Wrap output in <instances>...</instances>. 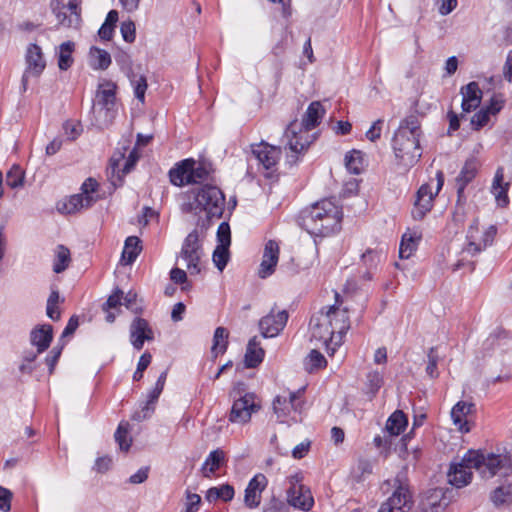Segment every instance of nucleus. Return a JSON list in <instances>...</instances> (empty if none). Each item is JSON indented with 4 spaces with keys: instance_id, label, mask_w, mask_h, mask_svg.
<instances>
[{
    "instance_id": "nucleus-54",
    "label": "nucleus",
    "mask_w": 512,
    "mask_h": 512,
    "mask_svg": "<svg viewBox=\"0 0 512 512\" xmlns=\"http://www.w3.org/2000/svg\"><path fill=\"white\" fill-rule=\"evenodd\" d=\"M261 492L252 490L250 488L245 489L244 502L249 508H255L260 504Z\"/></svg>"
},
{
    "instance_id": "nucleus-51",
    "label": "nucleus",
    "mask_w": 512,
    "mask_h": 512,
    "mask_svg": "<svg viewBox=\"0 0 512 512\" xmlns=\"http://www.w3.org/2000/svg\"><path fill=\"white\" fill-rule=\"evenodd\" d=\"M491 114L481 108L478 112H476L471 118L472 128L476 131L480 130L484 126H486L490 120Z\"/></svg>"
},
{
    "instance_id": "nucleus-47",
    "label": "nucleus",
    "mask_w": 512,
    "mask_h": 512,
    "mask_svg": "<svg viewBox=\"0 0 512 512\" xmlns=\"http://www.w3.org/2000/svg\"><path fill=\"white\" fill-rule=\"evenodd\" d=\"M273 410L277 415V418L283 422L291 411L287 397L276 396L273 401Z\"/></svg>"
},
{
    "instance_id": "nucleus-48",
    "label": "nucleus",
    "mask_w": 512,
    "mask_h": 512,
    "mask_svg": "<svg viewBox=\"0 0 512 512\" xmlns=\"http://www.w3.org/2000/svg\"><path fill=\"white\" fill-rule=\"evenodd\" d=\"M416 238L412 235L404 234L400 243L399 255L401 258H409L413 251L416 250Z\"/></svg>"
},
{
    "instance_id": "nucleus-34",
    "label": "nucleus",
    "mask_w": 512,
    "mask_h": 512,
    "mask_svg": "<svg viewBox=\"0 0 512 512\" xmlns=\"http://www.w3.org/2000/svg\"><path fill=\"white\" fill-rule=\"evenodd\" d=\"M111 64L110 54L100 48L92 47L90 49V66L93 69L105 70Z\"/></svg>"
},
{
    "instance_id": "nucleus-32",
    "label": "nucleus",
    "mask_w": 512,
    "mask_h": 512,
    "mask_svg": "<svg viewBox=\"0 0 512 512\" xmlns=\"http://www.w3.org/2000/svg\"><path fill=\"white\" fill-rule=\"evenodd\" d=\"M234 488L229 484L221 485L220 487H211L208 489L205 499L208 502H214L218 499L224 502L231 501L234 497Z\"/></svg>"
},
{
    "instance_id": "nucleus-60",
    "label": "nucleus",
    "mask_w": 512,
    "mask_h": 512,
    "mask_svg": "<svg viewBox=\"0 0 512 512\" xmlns=\"http://www.w3.org/2000/svg\"><path fill=\"white\" fill-rule=\"evenodd\" d=\"M367 382L372 392H377L383 383V377L378 371H372L367 374Z\"/></svg>"
},
{
    "instance_id": "nucleus-59",
    "label": "nucleus",
    "mask_w": 512,
    "mask_h": 512,
    "mask_svg": "<svg viewBox=\"0 0 512 512\" xmlns=\"http://www.w3.org/2000/svg\"><path fill=\"white\" fill-rule=\"evenodd\" d=\"M137 294L133 291H129L125 296L123 295L124 305L127 309L131 310L135 314L142 313V308L136 305Z\"/></svg>"
},
{
    "instance_id": "nucleus-13",
    "label": "nucleus",
    "mask_w": 512,
    "mask_h": 512,
    "mask_svg": "<svg viewBox=\"0 0 512 512\" xmlns=\"http://www.w3.org/2000/svg\"><path fill=\"white\" fill-rule=\"evenodd\" d=\"M336 303L332 306L323 308L320 313L322 316H329V320L332 323V329L335 330L337 340H335V346H340L342 343L343 336L347 333L350 328V321L348 317V309H340L339 294L336 293Z\"/></svg>"
},
{
    "instance_id": "nucleus-49",
    "label": "nucleus",
    "mask_w": 512,
    "mask_h": 512,
    "mask_svg": "<svg viewBox=\"0 0 512 512\" xmlns=\"http://www.w3.org/2000/svg\"><path fill=\"white\" fill-rule=\"evenodd\" d=\"M427 358H428V364H427V367H426V373L431 378L438 377L437 365H438V361H439V356L437 354L436 347H431L429 349L428 354H427Z\"/></svg>"
},
{
    "instance_id": "nucleus-50",
    "label": "nucleus",
    "mask_w": 512,
    "mask_h": 512,
    "mask_svg": "<svg viewBox=\"0 0 512 512\" xmlns=\"http://www.w3.org/2000/svg\"><path fill=\"white\" fill-rule=\"evenodd\" d=\"M123 291L119 288H116L114 292L108 297L105 303L102 305V310L104 312H108L110 309H116L120 305H122L123 299Z\"/></svg>"
},
{
    "instance_id": "nucleus-58",
    "label": "nucleus",
    "mask_w": 512,
    "mask_h": 512,
    "mask_svg": "<svg viewBox=\"0 0 512 512\" xmlns=\"http://www.w3.org/2000/svg\"><path fill=\"white\" fill-rule=\"evenodd\" d=\"M186 507L182 512H197L201 503V497L198 494L186 492Z\"/></svg>"
},
{
    "instance_id": "nucleus-63",
    "label": "nucleus",
    "mask_w": 512,
    "mask_h": 512,
    "mask_svg": "<svg viewBox=\"0 0 512 512\" xmlns=\"http://www.w3.org/2000/svg\"><path fill=\"white\" fill-rule=\"evenodd\" d=\"M267 486V478L263 474L255 475L248 483L247 488L262 492Z\"/></svg>"
},
{
    "instance_id": "nucleus-43",
    "label": "nucleus",
    "mask_w": 512,
    "mask_h": 512,
    "mask_svg": "<svg viewBox=\"0 0 512 512\" xmlns=\"http://www.w3.org/2000/svg\"><path fill=\"white\" fill-rule=\"evenodd\" d=\"M128 77L130 78L131 84L134 86L135 97L139 101L144 102L145 92L147 90V80H146V78L144 76H142V75L137 76L132 71L128 74Z\"/></svg>"
},
{
    "instance_id": "nucleus-5",
    "label": "nucleus",
    "mask_w": 512,
    "mask_h": 512,
    "mask_svg": "<svg viewBox=\"0 0 512 512\" xmlns=\"http://www.w3.org/2000/svg\"><path fill=\"white\" fill-rule=\"evenodd\" d=\"M324 114L325 110L322 104L319 101H314L308 106L301 124L293 121L287 126L284 137L287 139V145L293 153L300 154L308 148L309 142L302 140V133H307L317 127Z\"/></svg>"
},
{
    "instance_id": "nucleus-28",
    "label": "nucleus",
    "mask_w": 512,
    "mask_h": 512,
    "mask_svg": "<svg viewBox=\"0 0 512 512\" xmlns=\"http://www.w3.org/2000/svg\"><path fill=\"white\" fill-rule=\"evenodd\" d=\"M137 160H138L137 152L135 150L131 151L127 160L125 161L123 168L120 170L119 166H118L120 158L116 160L113 157L111 159L112 176L114 177V174L117 172V182H116V180H113V179L111 180V183L114 186V188H116L117 186H120L122 184L123 176H125L127 173H129L133 169Z\"/></svg>"
},
{
    "instance_id": "nucleus-20",
    "label": "nucleus",
    "mask_w": 512,
    "mask_h": 512,
    "mask_svg": "<svg viewBox=\"0 0 512 512\" xmlns=\"http://www.w3.org/2000/svg\"><path fill=\"white\" fill-rule=\"evenodd\" d=\"M279 259V246L276 241L269 240L265 244L262 262L259 269V277L262 279L270 276L278 263Z\"/></svg>"
},
{
    "instance_id": "nucleus-23",
    "label": "nucleus",
    "mask_w": 512,
    "mask_h": 512,
    "mask_svg": "<svg viewBox=\"0 0 512 512\" xmlns=\"http://www.w3.org/2000/svg\"><path fill=\"white\" fill-rule=\"evenodd\" d=\"M53 340V327L50 324H42L33 328L30 332V343L36 347L37 353L46 351Z\"/></svg>"
},
{
    "instance_id": "nucleus-57",
    "label": "nucleus",
    "mask_w": 512,
    "mask_h": 512,
    "mask_svg": "<svg viewBox=\"0 0 512 512\" xmlns=\"http://www.w3.org/2000/svg\"><path fill=\"white\" fill-rule=\"evenodd\" d=\"M12 498V492L9 489L0 486V510L2 512L10 511Z\"/></svg>"
},
{
    "instance_id": "nucleus-4",
    "label": "nucleus",
    "mask_w": 512,
    "mask_h": 512,
    "mask_svg": "<svg viewBox=\"0 0 512 512\" xmlns=\"http://www.w3.org/2000/svg\"><path fill=\"white\" fill-rule=\"evenodd\" d=\"M224 208V193L217 186L209 184L187 191L183 194L180 205V209L183 213L197 215L205 211L208 218H221Z\"/></svg>"
},
{
    "instance_id": "nucleus-53",
    "label": "nucleus",
    "mask_w": 512,
    "mask_h": 512,
    "mask_svg": "<svg viewBox=\"0 0 512 512\" xmlns=\"http://www.w3.org/2000/svg\"><path fill=\"white\" fill-rule=\"evenodd\" d=\"M121 34L123 39L128 42L132 43L135 41L136 37V28L135 24L132 21H125L121 24Z\"/></svg>"
},
{
    "instance_id": "nucleus-46",
    "label": "nucleus",
    "mask_w": 512,
    "mask_h": 512,
    "mask_svg": "<svg viewBox=\"0 0 512 512\" xmlns=\"http://www.w3.org/2000/svg\"><path fill=\"white\" fill-rule=\"evenodd\" d=\"M24 173L19 166H13L6 174V184L11 188L23 185Z\"/></svg>"
},
{
    "instance_id": "nucleus-16",
    "label": "nucleus",
    "mask_w": 512,
    "mask_h": 512,
    "mask_svg": "<svg viewBox=\"0 0 512 512\" xmlns=\"http://www.w3.org/2000/svg\"><path fill=\"white\" fill-rule=\"evenodd\" d=\"M56 6L53 11L56 14L59 24L64 27H76L80 22L77 0H54Z\"/></svg>"
},
{
    "instance_id": "nucleus-61",
    "label": "nucleus",
    "mask_w": 512,
    "mask_h": 512,
    "mask_svg": "<svg viewBox=\"0 0 512 512\" xmlns=\"http://www.w3.org/2000/svg\"><path fill=\"white\" fill-rule=\"evenodd\" d=\"M383 123H384V120H383V119H378V120H376V121L372 124V126L370 127V129L366 132V137H367L371 142H376L378 139H380Z\"/></svg>"
},
{
    "instance_id": "nucleus-6",
    "label": "nucleus",
    "mask_w": 512,
    "mask_h": 512,
    "mask_svg": "<svg viewBox=\"0 0 512 512\" xmlns=\"http://www.w3.org/2000/svg\"><path fill=\"white\" fill-rule=\"evenodd\" d=\"M212 171V165L207 161L196 162L194 159H185L169 171V177L172 184L183 186L208 179Z\"/></svg>"
},
{
    "instance_id": "nucleus-18",
    "label": "nucleus",
    "mask_w": 512,
    "mask_h": 512,
    "mask_svg": "<svg viewBox=\"0 0 512 512\" xmlns=\"http://www.w3.org/2000/svg\"><path fill=\"white\" fill-rule=\"evenodd\" d=\"M460 94L462 95L461 108L464 113H470L481 105L483 92L477 82L472 81L462 86Z\"/></svg>"
},
{
    "instance_id": "nucleus-21",
    "label": "nucleus",
    "mask_w": 512,
    "mask_h": 512,
    "mask_svg": "<svg viewBox=\"0 0 512 512\" xmlns=\"http://www.w3.org/2000/svg\"><path fill=\"white\" fill-rule=\"evenodd\" d=\"M478 171V162L475 159H469L463 165L459 175L456 177V189L458 202H465V187L475 178Z\"/></svg>"
},
{
    "instance_id": "nucleus-52",
    "label": "nucleus",
    "mask_w": 512,
    "mask_h": 512,
    "mask_svg": "<svg viewBox=\"0 0 512 512\" xmlns=\"http://www.w3.org/2000/svg\"><path fill=\"white\" fill-rule=\"evenodd\" d=\"M218 245L229 247L231 243L230 226L227 222H222L217 230Z\"/></svg>"
},
{
    "instance_id": "nucleus-12",
    "label": "nucleus",
    "mask_w": 512,
    "mask_h": 512,
    "mask_svg": "<svg viewBox=\"0 0 512 512\" xmlns=\"http://www.w3.org/2000/svg\"><path fill=\"white\" fill-rule=\"evenodd\" d=\"M331 325L332 323L331 320H329V316H322L320 312L314 315L310 320L312 338L323 341L327 346L328 353L333 354L337 347L335 346L337 337Z\"/></svg>"
},
{
    "instance_id": "nucleus-37",
    "label": "nucleus",
    "mask_w": 512,
    "mask_h": 512,
    "mask_svg": "<svg viewBox=\"0 0 512 512\" xmlns=\"http://www.w3.org/2000/svg\"><path fill=\"white\" fill-rule=\"evenodd\" d=\"M224 459L225 453L222 450L216 449L210 452L202 465L204 476L209 477V474L206 472L207 469L209 473H214L216 470H218L224 462Z\"/></svg>"
},
{
    "instance_id": "nucleus-1",
    "label": "nucleus",
    "mask_w": 512,
    "mask_h": 512,
    "mask_svg": "<svg viewBox=\"0 0 512 512\" xmlns=\"http://www.w3.org/2000/svg\"><path fill=\"white\" fill-rule=\"evenodd\" d=\"M480 473L482 478L508 476L512 473V461L507 455L487 454L469 450L458 462L450 464L447 473L448 482L456 488L467 486L472 479V470Z\"/></svg>"
},
{
    "instance_id": "nucleus-35",
    "label": "nucleus",
    "mask_w": 512,
    "mask_h": 512,
    "mask_svg": "<svg viewBox=\"0 0 512 512\" xmlns=\"http://www.w3.org/2000/svg\"><path fill=\"white\" fill-rule=\"evenodd\" d=\"M229 332L224 327H217L213 335V345L211 352L217 357L218 354H223L228 347Z\"/></svg>"
},
{
    "instance_id": "nucleus-45",
    "label": "nucleus",
    "mask_w": 512,
    "mask_h": 512,
    "mask_svg": "<svg viewBox=\"0 0 512 512\" xmlns=\"http://www.w3.org/2000/svg\"><path fill=\"white\" fill-rule=\"evenodd\" d=\"M215 266L223 271L229 260V247L217 245L212 256Z\"/></svg>"
},
{
    "instance_id": "nucleus-9",
    "label": "nucleus",
    "mask_w": 512,
    "mask_h": 512,
    "mask_svg": "<svg viewBox=\"0 0 512 512\" xmlns=\"http://www.w3.org/2000/svg\"><path fill=\"white\" fill-rule=\"evenodd\" d=\"M288 481L290 485L286 491L288 504L296 509L309 511L314 505V499L310 489L301 483L302 476L292 475Z\"/></svg>"
},
{
    "instance_id": "nucleus-27",
    "label": "nucleus",
    "mask_w": 512,
    "mask_h": 512,
    "mask_svg": "<svg viewBox=\"0 0 512 512\" xmlns=\"http://www.w3.org/2000/svg\"><path fill=\"white\" fill-rule=\"evenodd\" d=\"M265 351L257 336L252 337L246 348L244 363L247 368H256L264 359Z\"/></svg>"
},
{
    "instance_id": "nucleus-36",
    "label": "nucleus",
    "mask_w": 512,
    "mask_h": 512,
    "mask_svg": "<svg viewBox=\"0 0 512 512\" xmlns=\"http://www.w3.org/2000/svg\"><path fill=\"white\" fill-rule=\"evenodd\" d=\"M479 231V222L477 219L473 220V222L470 224L468 231H467V239L468 244L465 247L464 251L471 254L472 256L480 253L482 251L481 243H478V237L477 233Z\"/></svg>"
},
{
    "instance_id": "nucleus-42",
    "label": "nucleus",
    "mask_w": 512,
    "mask_h": 512,
    "mask_svg": "<svg viewBox=\"0 0 512 512\" xmlns=\"http://www.w3.org/2000/svg\"><path fill=\"white\" fill-rule=\"evenodd\" d=\"M327 361L322 353H320L318 350L313 349L308 354L305 360V367L308 371H313L317 369H321L326 367Z\"/></svg>"
},
{
    "instance_id": "nucleus-15",
    "label": "nucleus",
    "mask_w": 512,
    "mask_h": 512,
    "mask_svg": "<svg viewBox=\"0 0 512 512\" xmlns=\"http://www.w3.org/2000/svg\"><path fill=\"white\" fill-rule=\"evenodd\" d=\"M289 314L286 310L275 312L274 309L259 321V329L264 338H273L279 335L287 324Z\"/></svg>"
},
{
    "instance_id": "nucleus-3",
    "label": "nucleus",
    "mask_w": 512,
    "mask_h": 512,
    "mask_svg": "<svg viewBox=\"0 0 512 512\" xmlns=\"http://www.w3.org/2000/svg\"><path fill=\"white\" fill-rule=\"evenodd\" d=\"M421 125L418 116L409 115L400 122L392 140L397 165L404 169L413 167L421 158Z\"/></svg>"
},
{
    "instance_id": "nucleus-31",
    "label": "nucleus",
    "mask_w": 512,
    "mask_h": 512,
    "mask_svg": "<svg viewBox=\"0 0 512 512\" xmlns=\"http://www.w3.org/2000/svg\"><path fill=\"white\" fill-rule=\"evenodd\" d=\"M142 250L141 240L137 236H129L125 240L122 260L126 265L132 264Z\"/></svg>"
},
{
    "instance_id": "nucleus-30",
    "label": "nucleus",
    "mask_w": 512,
    "mask_h": 512,
    "mask_svg": "<svg viewBox=\"0 0 512 512\" xmlns=\"http://www.w3.org/2000/svg\"><path fill=\"white\" fill-rule=\"evenodd\" d=\"M408 424V419L402 410L393 412L386 422V431L390 436H398L404 431Z\"/></svg>"
},
{
    "instance_id": "nucleus-41",
    "label": "nucleus",
    "mask_w": 512,
    "mask_h": 512,
    "mask_svg": "<svg viewBox=\"0 0 512 512\" xmlns=\"http://www.w3.org/2000/svg\"><path fill=\"white\" fill-rule=\"evenodd\" d=\"M128 422H121L114 434L115 441L119 444L120 450L127 452L131 446V438H128Z\"/></svg>"
},
{
    "instance_id": "nucleus-11",
    "label": "nucleus",
    "mask_w": 512,
    "mask_h": 512,
    "mask_svg": "<svg viewBox=\"0 0 512 512\" xmlns=\"http://www.w3.org/2000/svg\"><path fill=\"white\" fill-rule=\"evenodd\" d=\"M25 64L26 68L21 79L24 91L27 90L29 77H39L46 67V60L39 45L35 43L28 45L25 53Z\"/></svg>"
},
{
    "instance_id": "nucleus-56",
    "label": "nucleus",
    "mask_w": 512,
    "mask_h": 512,
    "mask_svg": "<svg viewBox=\"0 0 512 512\" xmlns=\"http://www.w3.org/2000/svg\"><path fill=\"white\" fill-rule=\"evenodd\" d=\"M503 106H504V100L502 99V97L494 95L490 99L489 103L487 105L483 106L482 108L484 110H487V112L490 113L491 115H496L502 110Z\"/></svg>"
},
{
    "instance_id": "nucleus-10",
    "label": "nucleus",
    "mask_w": 512,
    "mask_h": 512,
    "mask_svg": "<svg viewBox=\"0 0 512 512\" xmlns=\"http://www.w3.org/2000/svg\"><path fill=\"white\" fill-rule=\"evenodd\" d=\"M202 253V245L199 241L198 231L193 230L185 238L180 252V257L187 262V269L191 275L200 273L201 268L199 262Z\"/></svg>"
},
{
    "instance_id": "nucleus-33",
    "label": "nucleus",
    "mask_w": 512,
    "mask_h": 512,
    "mask_svg": "<svg viewBox=\"0 0 512 512\" xmlns=\"http://www.w3.org/2000/svg\"><path fill=\"white\" fill-rule=\"evenodd\" d=\"M74 48L75 44L72 41L63 42L59 46L58 67L60 70L66 71L72 66L74 62L72 57Z\"/></svg>"
},
{
    "instance_id": "nucleus-39",
    "label": "nucleus",
    "mask_w": 512,
    "mask_h": 512,
    "mask_svg": "<svg viewBox=\"0 0 512 512\" xmlns=\"http://www.w3.org/2000/svg\"><path fill=\"white\" fill-rule=\"evenodd\" d=\"M346 168L353 174H360L362 171L363 157L358 150H352L345 156Z\"/></svg>"
},
{
    "instance_id": "nucleus-38",
    "label": "nucleus",
    "mask_w": 512,
    "mask_h": 512,
    "mask_svg": "<svg viewBox=\"0 0 512 512\" xmlns=\"http://www.w3.org/2000/svg\"><path fill=\"white\" fill-rule=\"evenodd\" d=\"M71 261L70 250L64 245H58L53 264V271L57 274L64 272Z\"/></svg>"
},
{
    "instance_id": "nucleus-44",
    "label": "nucleus",
    "mask_w": 512,
    "mask_h": 512,
    "mask_svg": "<svg viewBox=\"0 0 512 512\" xmlns=\"http://www.w3.org/2000/svg\"><path fill=\"white\" fill-rule=\"evenodd\" d=\"M167 378V370L163 371L155 384V387L148 394V399L145 403L146 406H153L155 408V404L158 401L159 396L161 395L164 385Z\"/></svg>"
},
{
    "instance_id": "nucleus-64",
    "label": "nucleus",
    "mask_w": 512,
    "mask_h": 512,
    "mask_svg": "<svg viewBox=\"0 0 512 512\" xmlns=\"http://www.w3.org/2000/svg\"><path fill=\"white\" fill-rule=\"evenodd\" d=\"M62 347H54L50 354L46 357L45 361L48 366L49 374L54 372L55 366L60 358Z\"/></svg>"
},
{
    "instance_id": "nucleus-25",
    "label": "nucleus",
    "mask_w": 512,
    "mask_h": 512,
    "mask_svg": "<svg viewBox=\"0 0 512 512\" xmlns=\"http://www.w3.org/2000/svg\"><path fill=\"white\" fill-rule=\"evenodd\" d=\"M97 198L94 196L84 197L82 194L71 195L65 201L58 203V211L64 214H72L80 211L83 208L91 207Z\"/></svg>"
},
{
    "instance_id": "nucleus-62",
    "label": "nucleus",
    "mask_w": 512,
    "mask_h": 512,
    "mask_svg": "<svg viewBox=\"0 0 512 512\" xmlns=\"http://www.w3.org/2000/svg\"><path fill=\"white\" fill-rule=\"evenodd\" d=\"M380 257H381L380 253H378L377 251L371 250V249H368L361 256L363 263L368 268L375 267L377 265V263L380 261Z\"/></svg>"
},
{
    "instance_id": "nucleus-17",
    "label": "nucleus",
    "mask_w": 512,
    "mask_h": 512,
    "mask_svg": "<svg viewBox=\"0 0 512 512\" xmlns=\"http://www.w3.org/2000/svg\"><path fill=\"white\" fill-rule=\"evenodd\" d=\"M154 338L153 330L148 321L144 318L136 317L130 324V341L136 350L143 348L145 341H151Z\"/></svg>"
},
{
    "instance_id": "nucleus-29",
    "label": "nucleus",
    "mask_w": 512,
    "mask_h": 512,
    "mask_svg": "<svg viewBox=\"0 0 512 512\" xmlns=\"http://www.w3.org/2000/svg\"><path fill=\"white\" fill-rule=\"evenodd\" d=\"M490 501L496 508L512 504V483L504 482L490 492Z\"/></svg>"
},
{
    "instance_id": "nucleus-19",
    "label": "nucleus",
    "mask_w": 512,
    "mask_h": 512,
    "mask_svg": "<svg viewBox=\"0 0 512 512\" xmlns=\"http://www.w3.org/2000/svg\"><path fill=\"white\" fill-rule=\"evenodd\" d=\"M252 154L263 165L265 169H270L276 165L281 150L279 147L271 146L268 143L261 142L259 144L252 145Z\"/></svg>"
},
{
    "instance_id": "nucleus-26",
    "label": "nucleus",
    "mask_w": 512,
    "mask_h": 512,
    "mask_svg": "<svg viewBox=\"0 0 512 512\" xmlns=\"http://www.w3.org/2000/svg\"><path fill=\"white\" fill-rule=\"evenodd\" d=\"M503 180H504V169L502 167H499L496 170V173L494 176V180H493V184H492V193L494 194L497 204L500 207H506L509 203V198H508L507 193L509 190L510 183L509 182L504 183Z\"/></svg>"
},
{
    "instance_id": "nucleus-8",
    "label": "nucleus",
    "mask_w": 512,
    "mask_h": 512,
    "mask_svg": "<svg viewBox=\"0 0 512 512\" xmlns=\"http://www.w3.org/2000/svg\"><path fill=\"white\" fill-rule=\"evenodd\" d=\"M392 495L382 503L378 512H408L413 506L412 493L403 475L394 479Z\"/></svg>"
},
{
    "instance_id": "nucleus-40",
    "label": "nucleus",
    "mask_w": 512,
    "mask_h": 512,
    "mask_svg": "<svg viewBox=\"0 0 512 512\" xmlns=\"http://www.w3.org/2000/svg\"><path fill=\"white\" fill-rule=\"evenodd\" d=\"M59 302L60 295L58 290H52L47 299L46 314L53 321H58L61 317V312L57 306Z\"/></svg>"
},
{
    "instance_id": "nucleus-22",
    "label": "nucleus",
    "mask_w": 512,
    "mask_h": 512,
    "mask_svg": "<svg viewBox=\"0 0 512 512\" xmlns=\"http://www.w3.org/2000/svg\"><path fill=\"white\" fill-rule=\"evenodd\" d=\"M116 89V84L111 81L105 80L100 83L96 92V100L93 104V108L95 105H99L109 113L115 105Z\"/></svg>"
},
{
    "instance_id": "nucleus-55",
    "label": "nucleus",
    "mask_w": 512,
    "mask_h": 512,
    "mask_svg": "<svg viewBox=\"0 0 512 512\" xmlns=\"http://www.w3.org/2000/svg\"><path fill=\"white\" fill-rule=\"evenodd\" d=\"M497 234V228L494 225H490L482 234L481 238L477 240L478 243H481L482 250L491 245L494 241V238Z\"/></svg>"
},
{
    "instance_id": "nucleus-14",
    "label": "nucleus",
    "mask_w": 512,
    "mask_h": 512,
    "mask_svg": "<svg viewBox=\"0 0 512 512\" xmlns=\"http://www.w3.org/2000/svg\"><path fill=\"white\" fill-rule=\"evenodd\" d=\"M260 409L253 393H246L235 399L229 414V421L237 424L248 423L253 413Z\"/></svg>"
},
{
    "instance_id": "nucleus-2",
    "label": "nucleus",
    "mask_w": 512,
    "mask_h": 512,
    "mask_svg": "<svg viewBox=\"0 0 512 512\" xmlns=\"http://www.w3.org/2000/svg\"><path fill=\"white\" fill-rule=\"evenodd\" d=\"M342 208L331 199H322L300 212L299 225L309 234L326 237L341 229Z\"/></svg>"
},
{
    "instance_id": "nucleus-24",
    "label": "nucleus",
    "mask_w": 512,
    "mask_h": 512,
    "mask_svg": "<svg viewBox=\"0 0 512 512\" xmlns=\"http://www.w3.org/2000/svg\"><path fill=\"white\" fill-rule=\"evenodd\" d=\"M475 405L460 401L454 405L451 410V418L453 423L463 433H468L471 430L467 417L474 411Z\"/></svg>"
},
{
    "instance_id": "nucleus-7",
    "label": "nucleus",
    "mask_w": 512,
    "mask_h": 512,
    "mask_svg": "<svg viewBox=\"0 0 512 512\" xmlns=\"http://www.w3.org/2000/svg\"><path fill=\"white\" fill-rule=\"evenodd\" d=\"M431 180L429 183H425L420 186L416 193V199L414 206L411 211V216L414 220H422L433 207L434 198L438 195L444 184V173L438 170L436 173V190L432 191Z\"/></svg>"
}]
</instances>
